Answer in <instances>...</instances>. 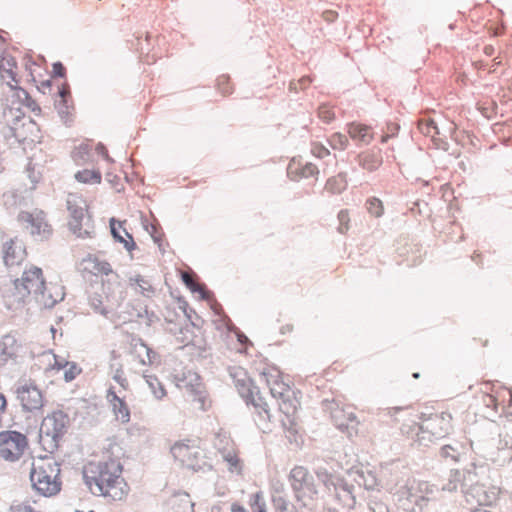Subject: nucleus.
<instances>
[{"mask_svg":"<svg viewBox=\"0 0 512 512\" xmlns=\"http://www.w3.org/2000/svg\"><path fill=\"white\" fill-rule=\"evenodd\" d=\"M422 432L430 433L434 438H443L452 430V415L448 412L433 414L423 421Z\"/></svg>","mask_w":512,"mask_h":512,"instance_id":"2eb2a0df","label":"nucleus"},{"mask_svg":"<svg viewBox=\"0 0 512 512\" xmlns=\"http://www.w3.org/2000/svg\"><path fill=\"white\" fill-rule=\"evenodd\" d=\"M24 106H26L28 109H30L32 112L36 113V114H39L41 112V108L39 107V105L36 103L35 100H33L32 98H30L25 104Z\"/></svg>","mask_w":512,"mask_h":512,"instance_id":"8fccbe9b","label":"nucleus"},{"mask_svg":"<svg viewBox=\"0 0 512 512\" xmlns=\"http://www.w3.org/2000/svg\"><path fill=\"white\" fill-rule=\"evenodd\" d=\"M22 349L21 342L12 334H6L0 339V366L14 360Z\"/></svg>","mask_w":512,"mask_h":512,"instance_id":"aec40b11","label":"nucleus"},{"mask_svg":"<svg viewBox=\"0 0 512 512\" xmlns=\"http://www.w3.org/2000/svg\"><path fill=\"white\" fill-rule=\"evenodd\" d=\"M19 68L15 58L11 55H2L0 59V78L9 87H16L19 83Z\"/></svg>","mask_w":512,"mask_h":512,"instance_id":"412c9836","label":"nucleus"},{"mask_svg":"<svg viewBox=\"0 0 512 512\" xmlns=\"http://www.w3.org/2000/svg\"><path fill=\"white\" fill-rule=\"evenodd\" d=\"M170 451L175 460L189 469L200 470L206 465V454L199 439L177 441Z\"/></svg>","mask_w":512,"mask_h":512,"instance_id":"6e6552de","label":"nucleus"},{"mask_svg":"<svg viewBox=\"0 0 512 512\" xmlns=\"http://www.w3.org/2000/svg\"><path fill=\"white\" fill-rule=\"evenodd\" d=\"M146 382L148 383L152 393L157 399H162L166 396V390L157 377L147 376Z\"/></svg>","mask_w":512,"mask_h":512,"instance_id":"72a5a7b5","label":"nucleus"},{"mask_svg":"<svg viewBox=\"0 0 512 512\" xmlns=\"http://www.w3.org/2000/svg\"><path fill=\"white\" fill-rule=\"evenodd\" d=\"M220 81H224V82L227 84V89H224V90H223V92H224L225 94H229V93H231V87H230V85H229V81H228V79H226L225 77H221V78L219 79V82H220Z\"/></svg>","mask_w":512,"mask_h":512,"instance_id":"052dcab7","label":"nucleus"},{"mask_svg":"<svg viewBox=\"0 0 512 512\" xmlns=\"http://www.w3.org/2000/svg\"><path fill=\"white\" fill-rule=\"evenodd\" d=\"M311 82H312V79L309 76L302 77L299 80V84L302 89L308 87L311 84Z\"/></svg>","mask_w":512,"mask_h":512,"instance_id":"5fc2aeb1","label":"nucleus"},{"mask_svg":"<svg viewBox=\"0 0 512 512\" xmlns=\"http://www.w3.org/2000/svg\"><path fill=\"white\" fill-rule=\"evenodd\" d=\"M64 367V378L68 382L74 380L82 371L81 368L73 362H68Z\"/></svg>","mask_w":512,"mask_h":512,"instance_id":"58836bf2","label":"nucleus"},{"mask_svg":"<svg viewBox=\"0 0 512 512\" xmlns=\"http://www.w3.org/2000/svg\"><path fill=\"white\" fill-rule=\"evenodd\" d=\"M18 221L25 225L30 234L40 239H47L52 234V227L46 220V215L42 210L32 212L23 211L18 215Z\"/></svg>","mask_w":512,"mask_h":512,"instance_id":"4468645a","label":"nucleus"},{"mask_svg":"<svg viewBox=\"0 0 512 512\" xmlns=\"http://www.w3.org/2000/svg\"><path fill=\"white\" fill-rule=\"evenodd\" d=\"M368 212L375 217H380L384 212L383 203L380 199L372 197L366 202Z\"/></svg>","mask_w":512,"mask_h":512,"instance_id":"c9c22d12","label":"nucleus"},{"mask_svg":"<svg viewBox=\"0 0 512 512\" xmlns=\"http://www.w3.org/2000/svg\"><path fill=\"white\" fill-rule=\"evenodd\" d=\"M231 512H248L242 505L233 503L231 506Z\"/></svg>","mask_w":512,"mask_h":512,"instance_id":"4d7b16f0","label":"nucleus"},{"mask_svg":"<svg viewBox=\"0 0 512 512\" xmlns=\"http://www.w3.org/2000/svg\"><path fill=\"white\" fill-rule=\"evenodd\" d=\"M68 221L70 231L78 238H91L95 234V225L86 201L77 194L67 198Z\"/></svg>","mask_w":512,"mask_h":512,"instance_id":"423d86ee","label":"nucleus"},{"mask_svg":"<svg viewBox=\"0 0 512 512\" xmlns=\"http://www.w3.org/2000/svg\"><path fill=\"white\" fill-rule=\"evenodd\" d=\"M182 281L185 283V285L192 291L197 292L201 294L204 297V294L206 293V288L203 284L198 283L192 273L189 272H182L181 273Z\"/></svg>","mask_w":512,"mask_h":512,"instance_id":"c756f323","label":"nucleus"},{"mask_svg":"<svg viewBox=\"0 0 512 512\" xmlns=\"http://www.w3.org/2000/svg\"><path fill=\"white\" fill-rule=\"evenodd\" d=\"M113 380L120 386V388L124 391L128 390L129 382L122 368H118L115 371L113 376Z\"/></svg>","mask_w":512,"mask_h":512,"instance_id":"79ce46f5","label":"nucleus"},{"mask_svg":"<svg viewBox=\"0 0 512 512\" xmlns=\"http://www.w3.org/2000/svg\"><path fill=\"white\" fill-rule=\"evenodd\" d=\"M194 504L186 493L175 494L166 502V512H194Z\"/></svg>","mask_w":512,"mask_h":512,"instance_id":"b1692460","label":"nucleus"},{"mask_svg":"<svg viewBox=\"0 0 512 512\" xmlns=\"http://www.w3.org/2000/svg\"><path fill=\"white\" fill-rule=\"evenodd\" d=\"M339 227L338 230L342 234H346L350 229V215L348 210H342L338 214Z\"/></svg>","mask_w":512,"mask_h":512,"instance_id":"ea45409f","label":"nucleus"},{"mask_svg":"<svg viewBox=\"0 0 512 512\" xmlns=\"http://www.w3.org/2000/svg\"><path fill=\"white\" fill-rule=\"evenodd\" d=\"M28 448L26 435L13 430L0 432V459L6 462L18 461Z\"/></svg>","mask_w":512,"mask_h":512,"instance_id":"9b49d317","label":"nucleus"},{"mask_svg":"<svg viewBox=\"0 0 512 512\" xmlns=\"http://www.w3.org/2000/svg\"><path fill=\"white\" fill-rule=\"evenodd\" d=\"M83 477L94 494L122 500L129 492V487L122 477L119 460L108 454L90 460L84 466Z\"/></svg>","mask_w":512,"mask_h":512,"instance_id":"f257e3e1","label":"nucleus"},{"mask_svg":"<svg viewBox=\"0 0 512 512\" xmlns=\"http://www.w3.org/2000/svg\"><path fill=\"white\" fill-rule=\"evenodd\" d=\"M0 512H43L36 509L27 502H14L8 508L0 510Z\"/></svg>","mask_w":512,"mask_h":512,"instance_id":"e433bc0d","label":"nucleus"},{"mask_svg":"<svg viewBox=\"0 0 512 512\" xmlns=\"http://www.w3.org/2000/svg\"><path fill=\"white\" fill-rule=\"evenodd\" d=\"M486 398L488 399V401H486V405L492 406L494 409H496L497 408L496 398L492 395H487Z\"/></svg>","mask_w":512,"mask_h":512,"instance_id":"6e6d98bb","label":"nucleus"},{"mask_svg":"<svg viewBox=\"0 0 512 512\" xmlns=\"http://www.w3.org/2000/svg\"><path fill=\"white\" fill-rule=\"evenodd\" d=\"M503 392L509 396V405L512 406V389H505Z\"/></svg>","mask_w":512,"mask_h":512,"instance_id":"680f3d73","label":"nucleus"},{"mask_svg":"<svg viewBox=\"0 0 512 512\" xmlns=\"http://www.w3.org/2000/svg\"><path fill=\"white\" fill-rule=\"evenodd\" d=\"M8 40V33L0 29V50L7 46Z\"/></svg>","mask_w":512,"mask_h":512,"instance_id":"3c124183","label":"nucleus"},{"mask_svg":"<svg viewBox=\"0 0 512 512\" xmlns=\"http://www.w3.org/2000/svg\"><path fill=\"white\" fill-rule=\"evenodd\" d=\"M121 390L116 391L115 387L111 386L107 392V400L112 407L113 414L116 420L121 423H128L130 420V410L124 400V396H121Z\"/></svg>","mask_w":512,"mask_h":512,"instance_id":"f3484780","label":"nucleus"},{"mask_svg":"<svg viewBox=\"0 0 512 512\" xmlns=\"http://www.w3.org/2000/svg\"><path fill=\"white\" fill-rule=\"evenodd\" d=\"M8 410V400L6 396L0 392V427L2 426L3 416Z\"/></svg>","mask_w":512,"mask_h":512,"instance_id":"de8ad7c7","label":"nucleus"},{"mask_svg":"<svg viewBox=\"0 0 512 512\" xmlns=\"http://www.w3.org/2000/svg\"><path fill=\"white\" fill-rule=\"evenodd\" d=\"M260 376L269 388L270 394L277 400L279 410L288 418L294 417L300 406V391L293 388L292 381L275 365H266Z\"/></svg>","mask_w":512,"mask_h":512,"instance_id":"f03ea898","label":"nucleus"},{"mask_svg":"<svg viewBox=\"0 0 512 512\" xmlns=\"http://www.w3.org/2000/svg\"><path fill=\"white\" fill-rule=\"evenodd\" d=\"M249 506L252 512H267L262 492H256L250 496Z\"/></svg>","mask_w":512,"mask_h":512,"instance_id":"473e14b6","label":"nucleus"},{"mask_svg":"<svg viewBox=\"0 0 512 512\" xmlns=\"http://www.w3.org/2000/svg\"><path fill=\"white\" fill-rule=\"evenodd\" d=\"M157 43H158V45H159V46H160V45H165V44H166V41H165V39H164V38H157Z\"/></svg>","mask_w":512,"mask_h":512,"instance_id":"0e129e2a","label":"nucleus"},{"mask_svg":"<svg viewBox=\"0 0 512 512\" xmlns=\"http://www.w3.org/2000/svg\"><path fill=\"white\" fill-rule=\"evenodd\" d=\"M12 136L20 143H34L40 140V128L29 116H15L10 124Z\"/></svg>","mask_w":512,"mask_h":512,"instance_id":"ddd939ff","label":"nucleus"},{"mask_svg":"<svg viewBox=\"0 0 512 512\" xmlns=\"http://www.w3.org/2000/svg\"><path fill=\"white\" fill-rule=\"evenodd\" d=\"M387 138H388V136H383L382 137V142H386Z\"/></svg>","mask_w":512,"mask_h":512,"instance_id":"338daca9","label":"nucleus"},{"mask_svg":"<svg viewBox=\"0 0 512 512\" xmlns=\"http://www.w3.org/2000/svg\"><path fill=\"white\" fill-rule=\"evenodd\" d=\"M61 96L64 97L65 94H66V91L63 89L61 92H60Z\"/></svg>","mask_w":512,"mask_h":512,"instance_id":"69168bd1","label":"nucleus"},{"mask_svg":"<svg viewBox=\"0 0 512 512\" xmlns=\"http://www.w3.org/2000/svg\"><path fill=\"white\" fill-rule=\"evenodd\" d=\"M134 281V290L136 293L141 294L144 297L150 298L154 292L155 289L153 285L146 279H144L141 276H137L133 279Z\"/></svg>","mask_w":512,"mask_h":512,"instance_id":"c85d7f7f","label":"nucleus"},{"mask_svg":"<svg viewBox=\"0 0 512 512\" xmlns=\"http://www.w3.org/2000/svg\"><path fill=\"white\" fill-rule=\"evenodd\" d=\"M95 153L102 156L108 162H113V159L109 156L107 148L102 144L98 143L94 148Z\"/></svg>","mask_w":512,"mask_h":512,"instance_id":"49530a36","label":"nucleus"},{"mask_svg":"<svg viewBox=\"0 0 512 512\" xmlns=\"http://www.w3.org/2000/svg\"><path fill=\"white\" fill-rule=\"evenodd\" d=\"M15 394L22 410L25 412L34 413L41 411L45 405V397L42 390L32 382L20 384Z\"/></svg>","mask_w":512,"mask_h":512,"instance_id":"f8f14e48","label":"nucleus"},{"mask_svg":"<svg viewBox=\"0 0 512 512\" xmlns=\"http://www.w3.org/2000/svg\"><path fill=\"white\" fill-rule=\"evenodd\" d=\"M69 426V418L62 411H53L48 414L40 426V439L48 448L53 450L58 447L59 441L66 434Z\"/></svg>","mask_w":512,"mask_h":512,"instance_id":"1a4fd4ad","label":"nucleus"},{"mask_svg":"<svg viewBox=\"0 0 512 512\" xmlns=\"http://www.w3.org/2000/svg\"><path fill=\"white\" fill-rule=\"evenodd\" d=\"M167 55H168V54H167V52H166V53H158V52H155V53L152 55L151 59H147V60H146V62H147L148 64H152V63H155V62L157 61V59L162 58V57L167 56Z\"/></svg>","mask_w":512,"mask_h":512,"instance_id":"864d4df0","label":"nucleus"},{"mask_svg":"<svg viewBox=\"0 0 512 512\" xmlns=\"http://www.w3.org/2000/svg\"><path fill=\"white\" fill-rule=\"evenodd\" d=\"M219 441L223 446L218 449L222 454L223 459L228 463L229 470L232 473L240 474L242 472L243 465L238 456V451L234 442L229 438H221Z\"/></svg>","mask_w":512,"mask_h":512,"instance_id":"6ab92c4d","label":"nucleus"},{"mask_svg":"<svg viewBox=\"0 0 512 512\" xmlns=\"http://www.w3.org/2000/svg\"><path fill=\"white\" fill-rule=\"evenodd\" d=\"M83 270L95 276H108L113 274L116 279L119 278L114 273L111 264L97 255L89 254L82 260Z\"/></svg>","mask_w":512,"mask_h":512,"instance_id":"a211bd4d","label":"nucleus"},{"mask_svg":"<svg viewBox=\"0 0 512 512\" xmlns=\"http://www.w3.org/2000/svg\"><path fill=\"white\" fill-rule=\"evenodd\" d=\"M232 376L240 396L247 404H251L255 408L259 418L255 419L256 424L265 432L271 417L267 402L260 395L258 387L254 385L252 379L246 375L245 371L237 369L232 373Z\"/></svg>","mask_w":512,"mask_h":512,"instance_id":"39448f33","label":"nucleus"},{"mask_svg":"<svg viewBox=\"0 0 512 512\" xmlns=\"http://www.w3.org/2000/svg\"><path fill=\"white\" fill-rule=\"evenodd\" d=\"M347 187V181L344 176L337 175L335 177L330 178L326 183V190L330 193L336 194L345 190Z\"/></svg>","mask_w":512,"mask_h":512,"instance_id":"7c9ffc66","label":"nucleus"},{"mask_svg":"<svg viewBox=\"0 0 512 512\" xmlns=\"http://www.w3.org/2000/svg\"><path fill=\"white\" fill-rule=\"evenodd\" d=\"M26 256V247L18 238L10 239L4 243L3 260L7 266L20 265Z\"/></svg>","mask_w":512,"mask_h":512,"instance_id":"dca6fc26","label":"nucleus"},{"mask_svg":"<svg viewBox=\"0 0 512 512\" xmlns=\"http://www.w3.org/2000/svg\"><path fill=\"white\" fill-rule=\"evenodd\" d=\"M323 16L327 21H333L336 18V13L334 11H326L323 13Z\"/></svg>","mask_w":512,"mask_h":512,"instance_id":"13d9d810","label":"nucleus"},{"mask_svg":"<svg viewBox=\"0 0 512 512\" xmlns=\"http://www.w3.org/2000/svg\"><path fill=\"white\" fill-rule=\"evenodd\" d=\"M125 221H116L114 218L110 220L111 233L114 239L122 243L128 252H132L136 249V243L130 233L123 227Z\"/></svg>","mask_w":512,"mask_h":512,"instance_id":"5701e85b","label":"nucleus"},{"mask_svg":"<svg viewBox=\"0 0 512 512\" xmlns=\"http://www.w3.org/2000/svg\"><path fill=\"white\" fill-rule=\"evenodd\" d=\"M15 289L21 299H25L29 296H33L36 299L41 297V301L46 303L43 272L36 266H31L26 269L22 276L16 279Z\"/></svg>","mask_w":512,"mask_h":512,"instance_id":"9d476101","label":"nucleus"},{"mask_svg":"<svg viewBox=\"0 0 512 512\" xmlns=\"http://www.w3.org/2000/svg\"><path fill=\"white\" fill-rule=\"evenodd\" d=\"M179 388L182 396L180 409L183 414L197 416L211 408L212 400L198 375H190V379L182 381Z\"/></svg>","mask_w":512,"mask_h":512,"instance_id":"20e7f679","label":"nucleus"},{"mask_svg":"<svg viewBox=\"0 0 512 512\" xmlns=\"http://www.w3.org/2000/svg\"><path fill=\"white\" fill-rule=\"evenodd\" d=\"M381 162V157L378 154H363L360 156V163L367 170L376 169Z\"/></svg>","mask_w":512,"mask_h":512,"instance_id":"f704fd0d","label":"nucleus"},{"mask_svg":"<svg viewBox=\"0 0 512 512\" xmlns=\"http://www.w3.org/2000/svg\"><path fill=\"white\" fill-rule=\"evenodd\" d=\"M311 153L317 158H325L330 154V151L321 143L314 142L311 146Z\"/></svg>","mask_w":512,"mask_h":512,"instance_id":"c03bdc74","label":"nucleus"},{"mask_svg":"<svg viewBox=\"0 0 512 512\" xmlns=\"http://www.w3.org/2000/svg\"><path fill=\"white\" fill-rule=\"evenodd\" d=\"M295 498L304 506L312 505L318 498L321 483L304 466H294L288 475Z\"/></svg>","mask_w":512,"mask_h":512,"instance_id":"0eeeda50","label":"nucleus"},{"mask_svg":"<svg viewBox=\"0 0 512 512\" xmlns=\"http://www.w3.org/2000/svg\"><path fill=\"white\" fill-rule=\"evenodd\" d=\"M92 152L93 148L91 143L89 141L83 142L72 151V159L78 166L92 163L94 161Z\"/></svg>","mask_w":512,"mask_h":512,"instance_id":"393cba45","label":"nucleus"},{"mask_svg":"<svg viewBox=\"0 0 512 512\" xmlns=\"http://www.w3.org/2000/svg\"><path fill=\"white\" fill-rule=\"evenodd\" d=\"M39 61H40V63L29 58L25 63L26 69L29 71L31 80L33 82L40 81L44 76V72L46 71V69L41 64L44 62V60L39 59Z\"/></svg>","mask_w":512,"mask_h":512,"instance_id":"cd10ccee","label":"nucleus"},{"mask_svg":"<svg viewBox=\"0 0 512 512\" xmlns=\"http://www.w3.org/2000/svg\"><path fill=\"white\" fill-rule=\"evenodd\" d=\"M330 143L334 149H343L348 145V138L342 134H333Z\"/></svg>","mask_w":512,"mask_h":512,"instance_id":"37998d69","label":"nucleus"},{"mask_svg":"<svg viewBox=\"0 0 512 512\" xmlns=\"http://www.w3.org/2000/svg\"><path fill=\"white\" fill-rule=\"evenodd\" d=\"M60 465L51 456L37 457L32 462L30 480L41 495L51 497L61 490Z\"/></svg>","mask_w":512,"mask_h":512,"instance_id":"7ed1b4c3","label":"nucleus"},{"mask_svg":"<svg viewBox=\"0 0 512 512\" xmlns=\"http://www.w3.org/2000/svg\"><path fill=\"white\" fill-rule=\"evenodd\" d=\"M68 364V361L64 360V359H58L55 357V363L53 365V368L54 369H57V370H61L63 369L64 370V365H67Z\"/></svg>","mask_w":512,"mask_h":512,"instance_id":"603ef678","label":"nucleus"},{"mask_svg":"<svg viewBox=\"0 0 512 512\" xmlns=\"http://www.w3.org/2000/svg\"><path fill=\"white\" fill-rule=\"evenodd\" d=\"M318 168L313 163L302 164L300 161L292 160L287 168V174L292 180L309 178L318 174Z\"/></svg>","mask_w":512,"mask_h":512,"instance_id":"4be33fe9","label":"nucleus"},{"mask_svg":"<svg viewBox=\"0 0 512 512\" xmlns=\"http://www.w3.org/2000/svg\"><path fill=\"white\" fill-rule=\"evenodd\" d=\"M418 129L419 131L427 136L430 137L432 142L437 148H440L443 146L444 142L442 139L438 138V127L436 126L434 120L432 119H421L418 122Z\"/></svg>","mask_w":512,"mask_h":512,"instance_id":"a878e982","label":"nucleus"},{"mask_svg":"<svg viewBox=\"0 0 512 512\" xmlns=\"http://www.w3.org/2000/svg\"><path fill=\"white\" fill-rule=\"evenodd\" d=\"M493 51H494V48L492 46H487L484 49L485 54H487L489 56L493 54Z\"/></svg>","mask_w":512,"mask_h":512,"instance_id":"e2e57ef3","label":"nucleus"},{"mask_svg":"<svg viewBox=\"0 0 512 512\" xmlns=\"http://www.w3.org/2000/svg\"><path fill=\"white\" fill-rule=\"evenodd\" d=\"M413 377H414V378H418V377H419V374H418V373H414V374H413Z\"/></svg>","mask_w":512,"mask_h":512,"instance_id":"774afa93","label":"nucleus"},{"mask_svg":"<svg viewBox=\"0 0 512 512\" xmlns=\"http://www.w3.org/2000/svg\"><path fill=\"white\" fill-rule=\"evenodd\" d=\"M280 331L282 334L285 333H291L293 331V325L292 324H285L280 328Z\"/></svg>","mask_w":512,"mask_h":512,"instance_id":"bf43d9fd","label":"nucleus"},{"mask_svg":"<svg viewBox=\"0 0 512 512\" xmlns=\"http://www.w3.org/2000/svg\"><path fill=\"white\" fill-rule=\"evenodd\" d=\"M12 90H14V96L17 97V99L24 105L31 97L28 94V92L21 87L16 85V87H10Z\"/></svg>","mask_w":512,"mask_h":512,"instance_id":"a18cd8bd","label":"nucleus"},{"mask_svg":"<svg viewBox=\"0 0 512 512\" xmlns=\"http://www.w3.org/2000/svg\"><path fill=\"white\" fill-rule=\"evenodd\" d=\"M318 116L325 122H330L335 117L334 109L329 105H321L318 109Z\"/></svg>","mask_w":512,"mask_h":512,"instance_id":"a19ab883","label":"nucleus"},{"mask_svg":"<svg viewBox=\"0 0 512 512\" xmlns=\"http://www.w3.org/2000/svg\"><path fill=\"white\" fill-rule=\"evenodd\" d=\"M134 352L137 354L141 364L151 363V350L144 343L135 344Z\"/></svg>","mask_w":512,"mask_h":512,"instance_id":"4c0bfd02","label":"nucleus"},{"mask_svg":"<svg viewBox=\"0 0 512 512\" xmlns=\"http://www.w3.org/2000/svg\"><path fill=\"white\" fill-rule=\"evenodd\" d=\"M75 179L83 184H100L102 173L99 169H83L75 173Z\"/></svg>","mask_w":512,"mask_h":512,"instance_id":"bb28decb","label":"nucleus"},{"mask_svg":"<svg viewBox=\"0 0 512 512\" xmlns=\"http://www.w3.org/2000/svg\"><path fill=\"white\" fill-rule=\"evenodd\" d=\"M53 74L54 76L64 77L65 76V67L61 62H56L53 64Z\"/></svg>","mask_w":512,"mask_h":512,"instance_id":"09e8293b","label":"nucleus"},{"mask_svg":"<svg viewBox=\"0 0 512 512\" xmlns=\"http://www.w3.org/2000/svg\"><path fill=\"white\" fill-rule=\"evenodd\" d=\"M354 138H358L364 143H369L373 139L372 128L363 124L354 126Z\"/></svg>","mask_w":512,"mask_h":512,"instance_id":"2f4dec72","label":"nucleus"}]
</instances>
